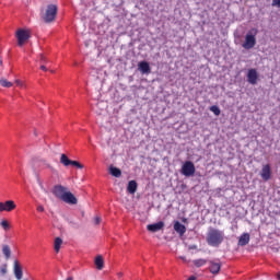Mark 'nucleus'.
Returning <instances> with one entry per match:
<instances>
[{
    "mask_svg": "<svg viewBox=\"0 0 280 280\" xmlns=\"http://www.w3.org/2000/svg\"><path fill=\"white\" fill-rule=\"evenodd\" d=\"M224 242V233L220 230L211 229L208 232L207 243L209 246H220Z\"/></svg>",
    "mask_w": 280,
    "mask_h": 280,
    "instance_id": "f257e3e1",
    "label": "nucleus"
},
{
    "mask_svg": "<svg viewBox=\"0 0 280 280\" xmlns=\"http://www.w3.org/2000/svg\"><path fill=\"white\" fill-rule=\"evenodd\" d=\"M58 14V7L56 4H48L44 14L42 15L44 23H54Z\"/></svg>",
    "mask_w": 280,
    "mask_h": 280,
    "instance_id": "f03ea898",
    "label": "nucleus"
},
{
    "mask_svg": "<svg viewBox=\"0 0 280 280\" xmlns=\"http://www.w3.org/2000/svg\"><path fill=\"white\" fill-rule=\"evenodd\" d=\"M257 30L253 28L249 33L246 34L245 36V42L243 43L244 49H253L255 45H257Z\"/></svg>",
    "mask_w": 280,
    "mask_h": 280,
    "instance_id": "7ed1b4c3",
    "label": "nucleus"
},
{
    "mask_svg": "<svg viewBox=\"0 0 280 280\" xmlns=\"http://www.w3.org/2000/svg\"><path fill=\"white\" fill-rule=\"evenodd\" d=\"M15 36L18 38V45L19 47H23L30 38H32V33L27 30L20 28L16 31Z\"/></svg>",
    "mask_w": 280,
    "mask_h": 280,
    "instance_id": "20e7f679",
    "label": "nucleus"
},
{
    "mask_svg": "<svg viewBox=\"0 0 280 280\" xmlns=\"http://www.w3.org/2000/svg\"><path fill=\"white\" fill-rule=\"evenodd\" d=\"M60 163L65 167H69V165H72V167H77L78 170H84V165H82L78 161L69 160V156H67V154H65V153H62L60 156Z\"/></svg>",
    "mask_w": 280,
    "mask_h": 280,
    "instance_id": "39448f33",
    "label": "nucleus"
},
{
    "mask_svg": "<svg viewBox=\"0 0 280 280\" xmlns=\"http://www.w3.org/2000/svg\"><path fill=\"white\" fill-rule=\"evenodd\" d=\"M182 174L186 177L194 176V174H196V165H194V162L186 161L182 166Z\"/></svg>",
    "mask_w": 280,
    "mask_h": 280,
    "instance_id": "423d86ee",
    "label": "nucleus"
},
{
    "mask_svg": "<svg viewBox=\"0 0 280 280\" xmlns=\"http://www.w3.org/2000/svg\"><path fill=\"white\" fill-rule=\"evenodd\" d=\"M68 191H69V188L62 185H55L51 189V194L55 196V198H58V200H61L67 195Z\"/></svg>",
    "mask_w": 280,
    "mask_h": 280,
    "instance_id": "0eeeda50",
    "label": "nucleus"
},
{
    "mask_svg": "<svg viewBox=\"0 0 280 280\" xmlns=\"http://www.w3.org/2000/svg\"><path fill=\"white\" fill-rule=\"evenodd\" d=\"M62 202H66V205H78V198L75 197V195H73V192L69 191L66 192V195H63Z\"/></svg>",
    "mask_w": 280,
    "mask_h": 280,
    "instance_id": "6e6552de",
    "label": "nucleus"
},
{
    "mask_svg": "<svg viewBox=\"0 0 280 280\" xmlns=\"http://www.w3.org/2000/svg\"><path fill=\"white\" fill-rule=\"evenodd\" d=\"M260 176H261L262 180H265V182L270 180V178L272 176V170L270 168V164H266L262 166Z\"/></svg>",
    "mask_w": 280,
    "mask_h": 280,
    "instance_id": "1a4fd4ad",
    "label": "nucleus"
},
{
    "mask_svg": "<svg viewBox=\"0 0 280 280\" xmlns=\"http://www.w3.org/2000/svg\"><path fill=\"white\" fill-rule=\"evenodd\" d=\"M14 209H16V203L14 202V200L0 202V211H14Z\"/></svg>",
    "mask_w": 280,
    "mask_h": 280,
    "instance_id": "9d476101",
    "label": "nucleus"
},
{
    "mask_svg": "<svg viewBox=\"0 0 280 280\" xmlns=\"http://www.w3.org/2000/svg\"><path fill=\"white\" fill-rule=\"evenodd\" d=\"M163 226H165V223L163 221H159L158 223L147 225V231H150V233H156L163 230Z\"/></svg>",
    "mask_w": 280,
    "mask_h": 280,
    "instance_id": "9b49d317",
    "label": "nucleus"
},
{
    "mask_svg": "<svg viewBox=\"0 0 280 280\" xmlns=\"http://www.w3.org/2000/svg\"><path fill=\"white\" fill-rule=\"evenodd\" d=\"M259 75L257 74V70L256 69H249L247 72V81L249 82V84H257V80H258Z\"/></svg>",
    "mask_w": 280,
    "mask_h": 280,
    "instance_id": "f8f14e48",
    "label": "nucleus"
},
{
    "mask_svg": "<svg viewBox=\"0 0 280 280\" xmlns=\"http://www.w3.org/2000/svg\"><path fill=\"white\" fill-rule=\"evenodd\" d=\"M173 229L175 232L178 233V235H180V237H183V235H185V233H187V228L179 221L174 222Z\"/></svg>",
    "mask_w": 280,
    "mask_h": 280,
    "instance_id": "ddd939ff",
    "label": "nucleus"
},
{
    "mask_svg": "<svg viewBox=\"0 0 280 280\" xmlns=\"http://www.w3.org/2000/svg\"><path fill=\"white\" fill-rule=\"evenodd\" d=\"M221 268H222V265L220 264V261L217 262V261L210 260L209 270L212 275H218Z\"/></svg>",
    "mask_w": 280,
    "mask_h": 280,
    "instance_id": "4468645a",
    "label": "nucleus"
},
{
    "mask_svg": "<svg viewBox=\"0 0 280 280\" xmlns=\"http://www.w3.org/2000/svg\"><path fill=\"white\" fill-rule=\"evenodd\" d=\"M14 275L15 279L21 280L23 279V269L21 268V265L19 264V260H14Z\"/></svg>",
    "mask_w": 280,
    "mask_h": 280,
    "instance_id": "2eb2a0df",
    "label": "nucleus"
},
{
    "mask_svg": "<svg viewBox=\"0 0 280 280\" xmlns=\"http://www.w3.org/2000/svg\"><path fill=\"white\" fill-rule=\"evenodd\" d=\"M138 69L141 71V73H150V63L148 61H140L138 63Z\"/></svg>",
    "mask_w": 280,
    "mask_h": 280,
    "instance_id": "dca6fc26",
    "label": "nucleus"
},
{
    "mask_svg": "<svg viewBox=\"0 0 280 280\" xmlns=\"http://www.w3.org/2000/svg\"><path fill=\"white\" fill-rule=\"evenodd\" d=\"M250 242V234L244 233L238 238V246H246Z\"/></svg>",
    "mask_w": 280,
    "mask_h": 280,
    "instance_id": "f3484780",
    "label": "nucleus"
},
{
    "mask_svg": "<svg viewBox=\"0 0 280 280\" xmlns=\"http://www.w3.org/2000/svg\"><path fill=\"white\" fill-rule=\"evenodd\" d=\"M94 264L97 270H104V257L102 255L95 257Z\"/></svg>",
    "mask_w": 280,
    "mask_h": 280,
    "instance_id": "a211bd4d",
    "label": "nucleus"
},
{
    "mask_svg": "<svg viewBox=\"0 0 280 280\" xmlns=\"http://www.w3.org/2000/svg\"><path fill=\"white\" fill-rule=\"evenodd\" d=\"M109 174L112 176H115V178H119L121 176V170L115 167V166H110L109 167Z\"/></svg>",
    "mask_w": 280,
    "mask_h": 280,
    "instance_id": "6ab92c4d",
    "label": "nucleus"
},
{
    "mask_svg": "<svg viewBox=\"0 0 280 280\" xmlns=\"http://www.w3.org/2000/svg\"><path fill=\"white\" fill-rule=\"evenodd\" d=\"M127 190L129 194H136L137 192V183L135 180H130L127 186Z\"/></svg>",
    "mask_w": 280,
    "mask_h": 280,
    "instance_id": "aec40b11",
    "label": "nucleus"
},
{
    "mask_svg": "<svg viewBox=\"0 0 280 280\" xmlns=\"http://www.w3.org/2000/svg\"><path fill=\"white\" fill-rule=\"evenodd\" d=\"M2 253L5 257V259H10V257L12 256V250L10 249V246H8V245H3Z\"/></svg>",
    "mask_w": 280,
    "mask_h": 280,
    "instance_id": "412c9836",
    "label": "nucleus"
},
{
    "mask_svg": "<svg viewBox=\"0 0 280 280\" xmlns=\"http://www.w3.org/2000/svg\"><path fill=\"white\" fill-rule=\"evenodd\" d=\"M140 222H148L149 212L148 211H140L138 212Z\"/></svg>",
    "mask_w": 280,
    "mask_h": 280,
    "instance_id": "4be33fe9",
    "label": "nucleus"
},
{
    "mask_svg": "<svg viewBox=\"0 0 280 280\" xmlns=\"http://www.w3.org/2000/svg\"><path fill=\"white\" fill-rule=\"evenodd\" d=\"M61 246H62V238L56 237L55 238V245H54L55 252L60 253V247Z\"/></svg>",
    "mask_w": 280,
    "mask_h": 280,
    "instance_id": "5701e85b",
    "label": "nucleus"
},
{
    "mask_svg": "<svg viewBox=\"0 0 280 280\" xmlns=\"http://www.w3.org/2000/svg\"><path fill=\"white\" fill-rule=\"evenodd\" d=\"M0 85L3 86V89H12L14 84L7 79H0Z\"/></svg>",
    "mask_w": 280,
    "mask_h": 280,
    "instance_id": "b1692460",
    "label": "nucleus"
},
{
    "mask_svg": "<svg viewBox=\"0 0 280 280\" xmlns=\"http://www.w3.org/2000/svg\"><path fill=\"white\" fill-rule=\"evenodd\" d=\"M194 264H195V266H196L197 268H201V266L207 265V260H206V259L200 258V259H196V260H194Z\"/></svg>",
    "mask_w": 280,
    "mask_h": 280,
    "instance_id": "393cba45",
    "label": "nucleus"
},
{
    "mask_svg": "<svg viewBox=\"0 0 280 280\" xmlns=\"http://www.w3.org/2000/svg\"><path fill=\"white\" fill-rule=\"evenodd\" d=\"M210 110H211V113H213V115H215L217 117H220V107H218V105H212L211 107H210Z\"/></svg>",
    "mask_w": 280,
    "mask_h": 280,
    "instance_id": "a878e982",
    "label": "nucleus"
},
{
    "mask_svg": "<svg viewBox=\"0 0 280 280\" xmlns=\"http://www.w3.org/2000/svg\"><path fill=\"white\" fill-rule=\"evenodd\" d=\"M49 63V59L47 57H45V55H39V65H48Z\"/></svg>",
    "mask_w": 280,
    "mask_h": 280,
    "instance_id": "bb28decb",
    "label": "nucleus"
},
{
    "mask_svg": "<svg viewBox=\"0 0 280 280\" xmlns=\"http://www.w3.org/2000/svg\"><path fill=\"white\" fill-rule=\"evenodd\" d=\"M0 226H2V229H4V231H8L10 229V223H8V221L3 220V221H1Z\"/></svg>",
    "mask_w": 280,
    "mask_h": 280,
    "instance_id": "cd10ccee",
    "label": "nucleus"
},
{
    "mask_svg": "<svg viewBox=\"0 0 280 280\" xmlns=\"http://www.w3.org/2000/svg\"><path fill=\"white\" fill-rule=\"evenodd\" d=\"M46 167L50 170L51 174H58V171L51 164H46Z\"/></svg>",
    "mask_w": 280,
    "mask_h": 280,
    "instance_id": "c85d7f7f",
    "label": "nucleus"
},
{
    "mask_svg": "<svg viewBox=\"0 0 280 280\" xmlns=\"http://www.w3.org/2000/svg\"><path fill=\"white\" fill-rule=\"evenodd\" d=\"M40 70L42 71H49V68L45 63H40Z\"/></svg>",
    "mask_w": 280,
    "mask_h": 280,
    "instance_id": "c756f323",
    "label": "nucleus"
},
{
    "mask_svg": "<svg viewBox=\"0 0 280 280\" xmlns=\"http://www.w3.org/2000/svg\"><path fill=\"white\" fill-rule=\"evenodd\" d=\"M102 222V218H100V217H95L94 218V224H100Z\"/></svg>",
    "mask_w": 280,
    "mask_h": 280,
    "instance_id": "7c9ffc66",
    "label": "nucleus"
},
{
    "mask_svg": "<svg viewBox=\"0 0 280 280\" xmlns=\"http://www.w3.org/2000/svg\"><path fill=\"white\" fill-rule=\"evenodd\" d=\"M272 5L277 7V8H280V0H272Z\"/></svg>",
    "mask_w": 280,
    "mask_h": 280,
    "instance_id": "2f4dec72",
    "label": "nucleus"
},
{
    "mask_svg": "<svg viewBox=\"0 0 280 280\" xmlns=\"http://www.w3.org/2000/svg\"><path fill=\"white\" fill-rule=\"evenodd\" d=\"M15 84H18V86L23 88V81L21 80H15Z\"/></svg>",
    "mask_w": 280,
    "mask_h": 280,
    "instance_id": "473e14b6",
    "label": "nucleus"
},
{
    "mask_svg": "<svg viewBox=\"0 0 280 280\" xmlns=\"http://www.w3.org/2000/svg\"><path fill=\"white\" fill-rule=\"evenodd\" d=\"M1 272H2V275H5V273L8 272V269L2 268V269H1Z\"/></svg>",
    "mask_w": 280,
    "mask_h": 280,
    "instance_id": "72a5a7b5",
    "label": "nucleus"
},
{
    "mask_svg": "<svg viewBox=\"0 0 280 280\" xmlns=\"http://www.w3.org/2000/svg\"><path fill=\"white\" fill-rule=\"evenodd\" d=\"M180 259H182L183 261H187V258L184 257V256H182Z\"/></svg>",
    "mask_w": 280,
    "mask_h": 280,
    "instance_id": "f704fd0d",
    "label": "nucleus"
},
{
    "mask_svg": "<svg viewBox=\"0 0 280 280\" xmlns=\"http://www.w3.org/2000/svg\"><path fill=\"white\" fill-rule=\"evenodd\" d=\"M66 280H73V277H68Z\"/></svg>",
    "mask_w": 280,
    "mask_h": 280,
    "instance_id": "c9c22d12",
    "label": "nucleus"
},
{
    "mask_svg": "<svg viewBox=\"0 0 280 280\" xmlns=\"http://www.w3.org/2000/svg\"><path fill=\"white\" fill-rule=\"evenodd\" d=\"M0 65H3V60L0 58Z\"/></svg>",
    "mask_w": 280,
    "mask_h": 280,
    "instance_id": "e433bc0d",
    "label": "nucleus"
},
{
    "mask_svg": "<svg viewBox=\"0 0 280 280\" xmlns=\"http://www.w3.org/2000/svg\"><path fill=\"white\" fill-rule=\"evenodd\" d=\"M50 73H54V70H50Z\"/></svg>",
    "mask_w": 280,
    "mask_h": 280,
    "instance_id": "4c0bfd02",
    "label": "nucleus"
}]
</instances>
